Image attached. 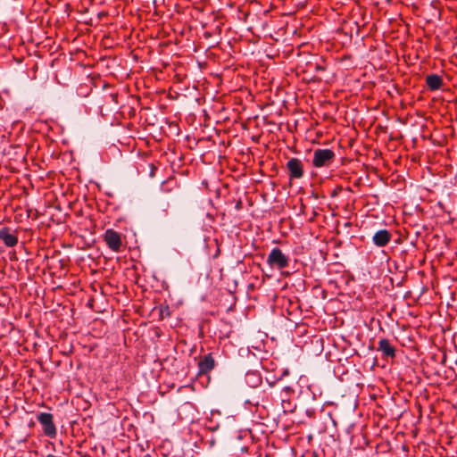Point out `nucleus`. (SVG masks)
Wrapping results in <instances>:
<instances>
[{
	"label": "nucleus",
	"instance_id": "obj_8",
	"mask_svg": "<svg viewBox=\"0 0 457 457\" xmlns=\"http://www.w3.org/2000/svg\"><path fill=\"white\" fill-rule=\"evenodd\" d=\"M180 187L177 182L176 179L171 177L163 181L161 185V190L162 193L170 195L166 197V201L170 202L172 198L179 197L180 195ZM169 205V203H167Z\"/></svg>",
	"mask_w": 457,
	"mask_h": 457
},
{
	"label": "nucleus",
	"instance_id": "obj_25",
	"mask_svg": "<svg viewBox=\"0 0 457 457\" xmlns=\"http://www.w3.org/2000/svg\"><path fill=\"white\" fill-rule=\"evenodd\" d=\"M93 302H94V300H93V299H91V300L88 302V305L92 307V305H93Z\"/></svg>",
	"mask_w": 457,
	"mask_h": 457
},
{
	"label": "nucleus",
	"instance_id": "obj_6",
	"mask_svg": "<svg viewBox=\"0 0 457 457\" xmlns=\"http://www.w3.org/2000/svg\"><path fill=\"white\" fill-rule=\"evenodd\" d=\"M104 241L113 252H120L122 246L121 235L113 228H108L104 234Z\"/></svg>",
	"mask_w": 457,
	"mask_h": 457
},
{
	"label": "nucleus",
	"instance_id": "obj_14",
	"mask_svg": "<svg viewBox=\"0 0 457 457\" xmlns=\"http://www.w3.org/2000/svg\"><path fill=\"white\" fill-rule=\"evenodd\" d=\"M245 383L252 387H257L262 384V377L257 372H247Z\"/></svg>",
	"mask_w": 457,
	"mask_h": 457
},
{
	"label": "nucleus",
	"instance_id": "obj_27",
	"mask_svg": "<svg viewBox=\"0 0 457 457\" xmlns=\"http://www.w3.org/2000/svg\"><path fill=\"white\" fill-rule=\"evenodd\" d=\"M164 212H165V215H167L168 214V209H165Z\"/></svg>",
	"mask_w": 457,
	"mask_h": 457
},
{
	"label": "nucleus",
	"instance_id": "obj_26",
	"mask_svg": "<svg viewBox=\"0 0 457 457\" xmlns=\"http://www.w3.org/2000/svg\"><path fill=\"white\" fill-rule=\"evenodd\" d=\"M354 25L357 27V32L359 31V26L357 24V22H354Z\"/></svg>",
	"mask_w": 457,
	"mask_h": 457
},
{
	"label": "nucleus",
	"instance_id": "obj_23",
	"mask_svg": "<svg viewBox=\"0 0 457 457\" xmlns=\"http://www.w3.org/2000/svg\"><path fill=\"white\" fill-rule=\"evenodd\" d=\"M317 216H318V212L314 211V212H313V213H312V217H311V218L309 219V221H311V222L314 221V220H315V218H316Z\"/></svg>",
	"mask_w": 457,
	"mask_h": 457
},
{
	"label": "nucleus",
	"instance_id": "obj_20",
	"mask_svg": "<svg viewBox=\"0 0 457 457\" xmlns=\"http://www.w3.org/2000/svg\"><path fill=\"white\" fill-rule=\"evenodd\" d=\"M148 167L150 168V177H154L156 170V167L153 163H149Z\"/></svg>",
	"mask_w": 457,
	"mask_h": 457
},
{
	"label": "nucleus",
	"instance_id": "obj_24",
	"mask_svg": "<svg viewBox=\"0 0 457 457\" xmlns=\"http://www.w3.org/2000/svg\"><path fill=\"white\" fill-rule=\"evenodd\" d=\"M312 457H319V454L316 452H313Z\"/></svg>",
	"mask_w": 457,
	"mask_h": 457
},
{
	"label": "nucleus",
	"instance_id": "obj_7",
	"mask_svg": "<svg viewBox=\"0 0 457 457\" xmlns=\"http://www.w3.org/2000/svg\"><path fill=\"white\" fill-rule=\"evenodd\" d=\"M140 104V97L128 96L127 102L120 106V113L123 118L132 119L136 116V108Z\"/></svg>",
	"mask_w": 457,
	"mask_h": 457
},
{
	"label": "nucleus",
	"instance_id": "obj_22",
	"mask_svg": "<svg viewBox=\"0 0 457 457\" xmlns=\"http://www.w3.org/2000/svg\"><path fill=\"white\" fill-rule=\"evenodd\" d=\"M110 96L112 97V101L115 103V104H119L118 102V94H111Z\"/></svg>",
	"mask_w": 457,
	"mask_h": 457
},
{
	"label": "nucleus",
	"instance_id": "obj_19",
	"mask_svg": "<svg viewBox=\"0 0 457 457\" xmlns=\"http://www.w3.org/2000/svg\"><path fill=\"white\" fill-rule=\"evenodd\" d=\"M282 392L286 393L287 395H288L294 393V389L291 386H287L283 387Z\"/></svg>",
	"mask_w": 457,
	"mask_h": 457
},
{
	"label": "nucleus",
	"instance_id": "obj_15",
	"mask_svg": "<svg viewBox=\"0 0 457 457\" xmlns=\"http://www.w3.org/2000/svg\"><path fill=\"white\" fill-rule=\"evenodd\" d=\"M281 407L285 413L293 412L295 409V404L290 401V399L282 398Z\"/></svg>",
	"mask_w": 457,
	"mask_h": 457
},
{
	"label": "nucleus",
	"instance_id": "obj_18",
	"mask_svg": "<svg viewBox=\"0 0 457 457\" xmlns=\"http://www.w3.org/2000/svg\"><path fill=\"white\" fill-rule=\"evenodd\" d=\"M292 2H294L295 5L303 7L307 4L308 0H292Z\"/></svg>",
	"mask_w": 457,
	"mask_h": 457
},
{
	"label": "nucleus",
	"instance_id": "obj_21",
	"mask_svg": "<svg viewBox=\"0 0 457 457\" xmlns=\"http://www.w3.org/2000/svg\"><path fill=\"white\" fill-rule=\"evenodd\" d=\"M245 403L254 406H257L259 404L258 400H246Z\"/></svg>",
	"mask_w": 457,
	"mask_h": 457
},
{
	"label": "nucleus",
	"instance_id": "obj_11",
	"mask_svg": "<svg viewBox=\"0 0 457 457\" xmlns=\"http://www.w3.org/2000/svg\"><path fill=\"white\" fill-rule=\"evenodd\" d=\"M392 239V233L386 228L378 230L372 237L373 244L378 247H384Z\"/></svg>",
	"mask_w": 457,
	"mask_h": 457
},
{
	"label": "nucleus",
	"instance_id": "obj_4",
	"mask_svg": "<svg viewBox=\"0 0 457 457\" xmlns=\"http://www.w3.org/2000/svg\"><path fill=\"white\" fill-rule=\"evenodd\" d=\"M286 170L290 181L299 180L304 177V165L299 158H289L286 163Z\"/></svg>",
	"mask_w": 457,
	"mask_h": 457
},
{
	"label": "nucleus",
	"instance_id": "obj_16",
	"mask_svg": "<svg viewBox=\"0 0 457 457\" xmlns=\"http://www.w3.org/2000/svg\"><path fill=\"white\" fill-rule=\"evenodd\" d=\"M233 202L235 203V209L237 211H240L243 209V202L241 199H237V200L233 199Z\"/></svg>",
	"mask_w": 457,
	"mask_h": 457
},
{
	"label": "nucleus",
	"instance_id": "obj_3",
	"mask_svg": "<svg viewBox=\"0 0 457 457\" xmlns=\"http://www.w3.org/2000/svg\"><path fill=\"white\" fill-rule=\"evenodd\" d=\"M336 159V154L328 148H316L313 151L312 164L314 168L329 167Z\"/></svg>",
	"mask_w": 457,
	"mask_h": 457
},
{
	"label": "nucleus",
	"instance_id": "obj_10",
	"mask_svg": "<svg viewBox=\"0 0 457 457\" xmlns=\"http://www.w3.org/2000/svg\"><path fill=\"white\" fill-rule=\"evenodd\" d=\"M197 366L198 375H206L210 373L215 367V360L213 358L212 353L200 356Z\"/></svg>",
	"mask_w": 457,
	"mask_h": 457
},
{
	"label": "nucleus",
	"instance_id": "obj_13",
	"mask_svg": "<svg viewBox=\"0 0 457 457\" xmlns=\"http://www.w3.org/2000/svg\"><path fill=\"white\" fill-rule=\"evenodd\" d=\"M426 85L430 91H436L442 87L444 80L440 75L431 73L426 76Z\"/></svg>",
	"mask_w": 457,
	"mask_h": 457
},
{
	"label": "nucleus",
	"instance_id": "obj_2",
	"mask_svg": "<svg viewBox=\"0 0 457 457\" xmlns=\"http://www.w3.org/2000/svg\"><path fill=\"white\" fill-rule=\"evenodd\" d=\"M290 258L287 254L283 253L279 247H274L267 258V263L271 269L283 270L289 266Z\"/></svg>",
	"mask_w": 457,
	"mask_h": 457
},
{
	"label": "nucleus",
	"instance_id": "obj_9",
	"mask_svg": "<svg viewBox=\"0 0 457 457\" xmlns=\"http://www.w3.org/2000/svg\"><path fill=\"white\" fill-rule=\"evenodd\" d=\"M377 350L382 353L384 359L394 360L396 357V348L386 337L378 340Z\"/></svg>",
	"mask_w": 457,
	"mask_h": 457
},
{
	"label": "nucleus",
	"instance_id": "obj_12",
	"mask_svg": "<svg viewBox=\"0 0 457 457\" xmlns=\"http://www.w3.org/2000/svg\"><path fill=\"white\" fill-rule=\"evenodd\" d=\"M0 240H2L7 247H13L18 244L16 232H11L8 227H3L0 229Z\"/></svg>",
	"mask_w": 457,
	"mask_h": 457
},
{
	"label": "nucleus",
	"instance_id": "obj_5",
	"mask_svg": "<svg viewBox=\"0 0 457 457\" xmlns=\"http://www.w3.org/2000/svg\"><path fill=\"white\" fill-rule=\"evenodd\" d=\"M37 420L42 425L44 434L50 437L56 436V427L54 423V416L48 412H41L37 415Z\"/></svg>",
	"mask_w": 457,
	"mask_h": 457
},
{
	"label": "nucleus",
	"instance_id": "obj_17",
	"mask_svg": "<svg viewBox=\"0 0 457 457\" xmlns=\"http://www.w3.org/2000/svg\"><path fill=\"white\" fill-rule=\"evenodd\" d=\"M342 191V187L341 186H337L331 193H330V196L331 197H336L340 192Z\"/></svg>",
	"mask_w": 457,
	"mask_h": 457
},
{
	"label": "nucleus",
	"instance_id": "obj_1",
	"mask_svg": "<svg viewBox=\"0 0 457 457\" xmlns=\"http://www.w3.org/2000/svg\"><path fill=\"white\" fill-rule=\"evenodd\" d=\"M298 69L303 74V79L312 82H329L335 77L329 63L322 56L312 55L303 65Z\"/></svg>",
	"mask_w": 457,
	"mask_h": 457
}]
</instances>
